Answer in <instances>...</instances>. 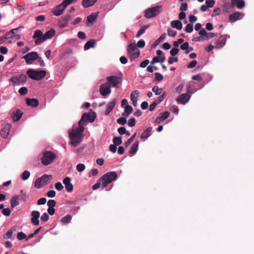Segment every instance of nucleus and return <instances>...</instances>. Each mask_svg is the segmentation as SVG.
Listing matches in <instances>:
<instances>
[{
  "mask_svg": "<svg viewBox=\"0 0 254 254\" xmlns=\"http://www.w3.org/2000/svg\"><path fill=\"white\" fill-rule=\"evenodd\" d=\"M186 31L188 33H190L193 31V25L191 24H188L186 27Z\"/></svg>",
  "mask_w": 254,
  "mask_h": 254,
  "instance_id": "052dcab7",
  "label": "nucleus"
},
{
  "mask_svg": "<svg viewBox=\"0 0 254 254\" xmlns=\"http://www.w3.org/2000/svg\"><path fill=\"white\" fill-rule=\"evenodd\" d=\"M56 202L55 200L53 199H50L48 201L47 205L49 206V207H53L54 208V207L56 206Z\"/></svg>",
  "mask_w": 254,
  "mask_h": 254,
  "instance_id": "5fc2aeb1",
  "label": "nucleus"
},
{
  "mask_svg": "<svg viewBox=\"0 0 254 254\" xmlns=\"http://www.w3.org/2000/svg\"><path fill=\"white\" fill-rule=\"evenodd\" d=\"M40 212L38 211H33L31 212L32 218L31 219V221L35 226H38L39 224V218L40 217Z\"/></svg>",
  "mask_w": 254,
  "mask_h": 254,
  "instance_id": "f3484780",
  "label": "nucleus"
},
{
  "mask_svg": "<svg viewBox=\"0 0 254 254\" xmlns=\"http://www.w3.org/2000/svg\"><path fill=\"white\" fill-rule=\"evenodd\" d=\"M197 64L196 61L193 60L190 62L188 65V67L189 68H192L196 66Z\"/></svg>",
  "mask_w": 254,
  "mask_h": 254,
  "instance_id": "69168bd1",
  "label": "nucleus"
},
{
  "mask_svg": "<svg viewBox=\"0 0 254 254\" xmlns=\"http://www.w3.org/2000/svg\"><path fill=\"white\" fill-rule=\"evenodd\" d=\"M241 12H236L230 15L229 19L231 22H235L237 20L242 18V16H241Z\"/></svg>",
  "mask_w": 254,
  "mask_h": 254,
  "instance_id": "4be33fe9",
  "label": "nucleus"
},
{
  "mask_svg": "<svg viewBox=\"0 0 254 254\" xmlns=\"http://www.w3.org/2000/svg\"><path fill=\"white\" fill-rule=\"evenodd\" d=\"M145 43L144 40H140L139 41H138L136 47H139V48H143L145 46Z\"/></svg>",
  "mask_w": 254,
  "mask_h": 254,
  "instance_id": "774afa93",
  "label": "nucleus"
},
{
  "mask_svg": "<svg viewBox=\"0 0 254 254\" xmlns=\"http://www.w3.org/2000/svg\"><path fill=\"white\" fill-rule=\"evenodd\" d=\"M40 218L43 222H45L49 220V216L47 213L45 212L43 214Z\"/></svg>",
  "mask_w": 254,
  "mask_h": 254,
  "instance_id": "603ef678",
  "label": "nucleus"
},
{
  "mask_svg": "<svg viewBox=\"0 0 254 254\" xmlns=\"http://www.w3.org/2000/svg\"><path fill=\"white\" fill-rule=\"evenodd\" d=\"M56 34V31L53 29H51L44 34L45 41L48 39H52Z\"/></svg>",
  "mask_w": 254,
  "mask_h": 254,
  "instance_id": "a878e982",
  "label": "nucleus"
},
{
  "mask_svg": "<svg viewBox=\"0 0 254 254\" xmlns=\"http://www.w3.org/2000/svg\"><path fill=\"white\" fill-rule=\"evenodd\" d=\"M27 92H28V90H27V88L25 87H21L19 90V93L21 95H25L26 94H27Z\"/></svg>",
  "mask_w": 254,
  "mask_h": 254,
  "instance_id": "e2e57ef3",
  "label": "nucleus"
},
{
  "mask_svg": "<svg viewBox=\"0 0 254 254\" xmlns=\"http://www.w3.org/2000/svg\"><path fill=\"white\" fill-rule=\"evenodd\" d=\"M29 77L32 79H40L44 78L46 75L45 70H34L30 69L27 71Z\"/></svg>",
  "mask_w": 254,
  "mask_h": 254,
  "instance_id": "39448f33",
  "label": "nucleus"
},
{
  "mask_svg": "<svg viewBox=\"0 0 254 254\" xmlns=\"http://www.w3.org/2000/svg\"><path fill=\"white\" fill-rule=\"evenodd\" d=\"M19 28L20 27H18L10 30L9 32L7 33L4 36L1 38V40L4 41L5 40H7L8 42L11 43L19 39L20 38V35L19 34H16L14 31L19 29Z\"/></svg>",
  "mask_w": 254,
  "mask_h": 254,
  "instance_id": "1a4fd4ad",
  "label": "nucleus"
},
{
  "mask_svg": "<svg viewBox=\"0 0 254 254\" xmlns=\"http://www.w3.org/2000/svg\"><path fill=\"white\" fill-rule=\"evenodd\" d=\"M33 38L35 39V43L39 45L45 41L44 34L40 30H36L34 31Z\"/></svg>",
  "mask_w": 254,
  "mask_h": 254,
  "instance_id": "9d476101",
  "label": "nucleus"
},
{
  "mask_svg": "<svg viewBox=\"0 0 254 254\" xmlns=\"http://www.w3.org/2000/svg\"><path fill=\"white\" fill-rule=\"evenodd\" d=\"M95 44V41L94 40H91L85 43L84 46V49L85 50H87L91 48L94 47Z\"/></svg>",
  "mask_w": 254,
  "mask_h": 254,
  "instance_id": "f704fd0d",
  "label": "nucleus"
},
{
  "mask_svg": "<svg viewBox=\"0 0 254 254\" xmlns=\"http://www.w3.org/2000/svg\"><path fill=\"white\" fill-rule=\"evenodd\" d=\"M198 89L199 88L195 87L194 85H190L188 87L187 91L189 93L192 94Z\"/></svg>",
  "mask_w": 254,
  "mask_h": 254,
  "instance_id": "58836bf2",
  "label": "nucleus"
},
{
  "mask_svg": "<svg viewBox=\"0 0 254 254\" xmlns=\"http://www.w3.org/2000/svg\"><path fill=\"white\" fill-rule=\"evenodd\" d=\"M63 183L65 186V188L68 192H71L73 190V186L71 183V179L68 177H66L63 180Z\"/></svg>",
  "mask_w": 254,
  "mask_h": 254,
  "instance_id": "a211bd4d",
  "label": "nucleus"
},
{
  "mask_svg": "<svg viewBox=\"0 0 254 254\" xmlns=\"http://www.w3.org/2000/svg\"><path fill=\"white\" fill-rule=\"evenodd\" d=\"M139 145V141H136L134 143H133L131 145L129 151L130 156L133 155L137 151L138 149V147Z\"/></svg>",
  "mask_w": 254,
  "mask_h": 254,
  "instance_id": "bb28decb",
  "label": "nucleus"
},
{
  "mask_svg": "<svg viewBox=\"0 0 254 254\" xmlns=\"http://www.w3.org/2000/svg\"><path fill=\"white\" fill-rule=\"evenodd\" d=\"M128 125L130 127H134L135 125V119L133 118L130 119L128 121Z\"/></svg>",
  "mask_w": 254,
  "mask_h": 254,
  "instance_id": "680f3d73",
  "label": "nucleus"
},
{
  "mask_svg": "<svg viewBox=\"0 0 254 254\" xmlns=\"http://www.w3.org/2000/svg\"><path fill=\"white\" fill-rule=\"evenodd\" d=\"M23 113L19 109H16L12 112V118L14 122L18 121L22 117Z\"/></svg>",
  "mask_w": 254,
  "mask_h": 254,
  "instance_id": "412c9836",
  "label": "nucleus"
},
{
  "mask_svg": "<svg viewBox=\"0 0 254 254\" xmlns=\"http://www.w3.org/2000/svg\"><path fill=\"white\" fill-rule=\"evenodd\" d=\"M128 54L129 56L130 60L132 61L137 58L140 55V50L134 43H130L127 48Z\"/></svg>",
  "mask_w": 254,
  "mask_h": 254,
  "instance_id": "0eeeda50",
  "label": "nucleus"
},
{
  "mask_svg": "<svg viewBox=\"0 0 254 254\" xmlns=\"http://www.w3.org/2000/svg\"><path fill=\"white\" fill-rule=\"evenodd\" d=\"M139 92L137 90H134L130 94V99L131 100H137Z\"/></svg>",
  "mask_w": 254,
  "mask_h": 254,
  "instance_id": "a19ab883",
  "label": "nucleus"
},
{
  "mask_svg": "<svg viewBox=\"0 0 254 254\" xmlns=\"http://www.w3.org/2000/svg\"><path fill=\"white\" fill-rule=\"evenodd\" d=\"M56 191L54 190H51L49 191L47 193V195L48 197H54L56 196Z\"/></svg>",
  "mask_w": 254,
  "mask_h": 254,
  "instance_id": "0e129e2a",
  "label": "nucleus"
},
{
  "mask_svg": "<svg viewBox=\"0 0 254 254\" xmlns=\"http://www.w3.org/2000/svg\"><path fill=\"white\" fill-rule=\"evenodd\" d=\"M56 156L57 155L51 151H45L41 158V163L43 165L47 166L53 161Z\"/></svg>",
  "mask_w": 254,
  "mask_h": 254,
  "instance_id": "20e7f679",
  "label": "nucleus"
},
{
  "mask_svg": "<svg viewBox=\"0 0 254 254\" xmlns=\"http://www.w3.org/2000/svg\"><path fill=\"white\" fill-rule=\"evenodd\" d=\"M55 188L59 191H61L64 189V186L61 182H58L55 184Z\"/></svg>",
  "mask_w": 254,
  "mask_h": 254,
  "instance_id": "6e6d98bb",
  "label": "nucleus"
},
{
  "mask_svg": "<svg viewBox=\"0 0 254 254\" xmlns=\"http://www.w3.org/2000/svg\"><path fill=\"white\" fill-rule=\"evenodd\" d=\"M70 17L71 16L69 14H67L62 17L59 22V27L62 28L67 27Z\"/></svg>",
  "mask_w": 254,
  "mask_h": 254,
  "instance_id": "2eb2a0df",
  "label": "nucleus"
},
{
  "mask_svg": "<svg viewBox=\"0 0 254 254\" xmlns=\"http://www.w3.org/2000/svg\"><path fill=\"white\" fill-rule=\"evenodd\" d=\"M11 127L10 125H5L0 130V135L3 138H6L9 134V130Z\"/></svg>",
  "mask_w": 254,
  "mask_h": 254,
  "instance_id": "6ab92c4d",
  "label": "nucleus"
},
{
  "mask_svg": "<svg viewBox=\"0 0 254 254\" xmlns=\"http://www.w3.org/2000/svg\"><path fill=\"white\" fill-rule=\"evenodd\" d=\"M2 213L5 216H8L11 213V211L9 208H3L2 210Z\"/></svg>",
  "mask_w": 254,
  "mask_h": 254,
  "instance_id": "bf43d9fd",
  "label": "nucleus"
},
{
  "mask_svg": "<svg viewBox=\"0 0 254 254\" xmlns=\"http://www.w3.org/2000/svg\"><path fill=\"white\" fill-rule=\"evenodd\" d=\"M85 166L83 164L80 163L77 164L76 166V169L79 172H82L85 170Z\"/></svg>",
  "mask_w": 254,
  "mask_h": 254,
  "instance_id": "8fccbe9b",
  "label": "nucleus"
},
{
  "mask_svg": "<svg viewBox=\"0 0 254 254\" xmlns=\"http://www.w3.org/2000/svg\"><path fill=\"white\" fill-rule=\"evenodd\" d=\"M148 27V26H142L138 31L136 35L137 38H139L141 35H142L145 31L146 29Z\"/></svg>",
  "mask_w": 254,
  "mask_h": 254,
  "instance_id": "4c0bfd02",
  "label": "nucleus"
},
{
  "mask_svg": "<svg viewBox=\"0 0 254 254\" xmlns=\"http://www.w3.org/2000/svg\"><path fill=\"white\" fill-rule=\"evenodd\" d=\"M26 103L27 105L32 107H36L38 106L39 104L38 100L35 98H27L26 100Z\"/></svg>",
  "mask_w": 254,
  "mask_h": 254,
  "instance_id": "b1692460",
  "label": "nucleus"
},
{
  "mask_svg": "<svg viewBox=\"0 0 254 254\" xmlns=\"http://www.w3.org/2000/svg\"><path fill=\"white\" fill-rule=\"evenodd\" d=\"M167 32L168 36L171 37H174L177 33V31L169 28L168 29Z\"/></svg>",
  "mask_w": 254,
  "mask_h": 254,
  "instance_id": "09e8293b",
  "label": "nucleus"
},
{
  "mask_svg": "<svg viewBox=\"0 0 254 254\" xmlns=\"http://www.w3.org/2000/svg\"><path fill=\"white\" fill-rule=\"evenodd\" d=\"M117 177V174L115 172H110L102 176L99 180L101 182L102 187L105 188L109 184L116 180Z\"/></svg>",
  "mask_w": 254,
  "mask_h": 254,
  "instance_id": "7ed1b4c3",
  "label": "nucleus"
},
{
  "mask_svg": "<svg viewBox=\"0 0 254 254\" xmlns=\"http://www.w3.org/2000/svg\"><path fill=\"white\" fill-rule=\"evenodd\" d=\"M117 122L122 125H125L127 122L126 119L124 117H120L117 120Z\"/></svg>",
  "mask_w": 254,
  "mask_h": 254,
  "instance_id": "de8ad7c7",
  "label": "nucleus"
},
{
  "mask_svg": "<svg viewBox=\"0 0 254 254\" xmlns=\"http://www.w3.org/2000/svg\"><path fill=\"white\" fill-rule=\"evenodd\" d=\"M96 118V114L95 112L85 113L83 114L81 118L78 122V126L84 127L89 123H92Z\"/></svg>",
  "mask_w": 254,
  "mask_h": 254,
  "instance_id": "f03ea898",
  "label": "nucleus"
},
{
  "mask_svg": "<svg viewBox=\"0 0 254 254\" xmlns=\"http://www.w3.org/2000/svg\"><path fill=\"white\" fill-rule=\"evenodd\" d=\"M152 127H149L145 130L143 131V132L141 134V138H147L151 135V132L152 131Z\"/></svg>",
  "mask_w": 254,
  "mask_h": 254,
  "instance_id": "7c9ffc66",
  "label": "nucleus"
},
{
  "mask_svg": "<svg viewBox=\"0 0 254 254\" xmlns=\"http://www.w3.org/2000/svg\"><path fill=\"white\" fill-rule=\"evenodd\" d=\"M152 91L154 92L156 95H160L162 91V89L159 88L158 86H155L153 87Z\"/></svg>",
  "mask_w": 254,
  "mask_h": 254,
  "instance_id": "37998d69",
  "label": "nucleus"
},
{
  "mask_svg": "<svg viewBox=\"0 0 254 254\" xmlns=\"http://www.w3.org/2000/svg\"><path fill=\"white\" fill-rule=\"evenodd\" d=\"M11 206L12 208H14L16 206L19 204L18 201V196L17 195L13 196L10 200Z\"/></svg>",
  "mask_w": 254,
  "mask_h": 254,
  "instance_id": "72a5a7b5",
  "label": "nucleus"
},
{
  "mask_svg": "<svg viewBox=\"0 0 254 254\" xmlns=\"http://www.w3.org/2000/svg\"><path fill=\"white\" fill-rule=\"evenodd\" d=\"M16 227L15 226H13L11 228L10 230H9L4 235H3V238L4 239H10L12 234L14 232L16 231Z\"/></svg>",
  "mask_w": 254,
  "mask_h": 254,
  "instance_id": "c85d7f7f",
  "label": "nucleus"
},
{
  "mask_svg": "<svg viewBox=\"0 0 254 254\" xmlns=\"http://www.w3.org/2000/svg\"><path fill=\"white\" fill-rule=\"evenodd\" d=\"M84 129V127L78 126L69 131V137L73 146H77L82 141V136Z\"/></svg>",
  "mask_w": 254,
  "mask_h": 254,
  "instance_id": "f257e3e1",
  "label": "nucleus"
},
{
  "mask_svg": "<svg viewBox=\"0 0 254 254\" xmlns=\"http://www.w3.org/2000/svg\"><path fill=\"white\" fill-rule=\"evenodd\" d=\"M96 1L97 0H83L82 4L83 7L87 8L93 5Z\"/></svg>",
  "mask_w": 254,
  "mask_h": 254,
  "instance_id": "2f4dec72",
  "label": "nucleus"
},
{
  "mask_svg": "<svg viewBox=\"0 0 254 254\" xmlns=\"http://www.w3.org/2000/svg\"><path fill=\"white\" fill-rule=\"evenodd\" d=\"M109 83H110L113 87L118 88V85L121 83L122 80H108Z\"/></svg>",
  "mask_w": 254,
  "mask_h": 254,
  "instance_id": "c03bdc74",
  "label": "nucleus"
},
{
  "mask_svg": "<svg viewBox=\"0 0 254 254\" xmlns=\"http://www.w3.org/2000/svg\"><path fill=\"white\" fill-rule=\"evenodd\" d=\"M171 25L172 27L176 28L178 30H181L183 27V24L182 22L178 20L172 21L171 22Z\"/></svg>",
  "mask_w": 254,
  "mask_h": 254,
  "instance_id": "cd10ccee",
  "label": "nucleus"
},
{
  "mask_svg": "<svg viewBox=\"0 0 254 254\" xmlns=\"http://www.w3.org/2000/svg\"><path fill=\"white\" fill-rule=\"evenodd\" d=\"M111 91V84L109 82L104 83L100 86V92L103 96L110 94Z\"/></svg>",
  "mask_w": 254,
  "mask_h": 254,
  "instance_id": "ddd939ff",
  "label": "nucleus"
},
{
  "mask_svg": "<svg viewBox=\"0 0 254 254\" xmlns=\"http://www.w3.org/2000/svg\"><path fill=\"white\" fill-rule=\"evenodd\" d=\"M133 111L132 107L130 105H127L125 107V111L122 115L124 117H128Z\"/></svg>",
  "mask_w": 254,
  "mask_h": 254,
  "instance_id": "473e14b6",
  "label": "nucleus"
},
{
  "mask_svg": "<svg viewBox=\"0 0 254 254\" xmlns=\"http://www.w3.org/2000/svg\"><path fill=\"white\" fill-rule=\"evenodd\" d=\"M229 38L230 36L227 35H221L216 41L215 48L220 49L223 47L226 44L227 39Z\"/></svg>",
  "mask_w": 254,
  "mask_h": 254,
  "instance_id": "4468645a",
  "label": "nucleus"
},
{
  "mask_svg": "<svg viewBox=\"0 0 254 254\" xmlns=\"http://www.w3.org/2000/svg\"><path fill=\"white\" fill-rule=\"evenodd\" d=\"M170 114L168 111H165L164 112L160 113L158 116L161 121H163L169 117Z\"/></svg>",
  "mask_w": 254,
  "mask_h": 254,
  "instance_id": "c9c22d12",
  "label": "nucleus"
},
{
  "mask_svg": "<svg viewBox=\"0 0 254 254\" xmlns=\"http://www.w3.org/2000/svg\"><path fill=\"white\" fill-rule=\"evenodd\" d=\"M179 50L176 47L172 48L170 51V54L173 56H175L178 54Z\"/></svg>",
  "mask_w": 254,
  "mask_h": 254,
  "instance_id": "4d7b16f0",
  "label": "nucleus"
},
{
  "mask_svg": "<svg viewBox=\"0 0 254 254\" xmlns=\"http://www.w3.org/2000/svg\"><path fill=\"white\" fill-rule=\"evenodd\" d=\"M156 54L157 56L153 58L152 60L151 61V64H154L155 63L158 62L162 63L165 60V57L163 54V52L161 50H157L156 52Z\"/></svg>",
  "mask_w": 254,
  "mask_h": 254,
  "instance_id": "f8f14e48",
  "label": "nucleus"
},
{
  "mask_svg": "<svg viewBox=\"0 0 254 254\" xmlns=\"http://www.w3.org/2000/svg\"><path fill=\"white\" fill-rule=\"evenodd\" d=\"M67 6L63 2L60 5L56 6L54 10V14L56 16H60L66 8Z\"/></svg>",
  "mask_w": 254,
  "mask_h": 254,
  "instance_id": "dca6fc26",
  "label": "nucleus"
},
{
  "mask_svg": "<svg viewBox=\"0 0 254 254\" xmlns=\"http://www.w3.org/2000/svg\"><path fill=\"white\" fill-rule=\"evenodd\" d=\"M136 135V133H135L132 136H131L125 143V145L126 147H127L133 141L135 136Z\"/></svg>",
  "mask_w": 254,
  "mask_h": 254,
  "instance_id": "3c124183",
  "label": "nucleus"
},
{
  "mask_svg": "<svg viewBox=\"0 0 254 254\" xmlns=\"http://www.w3.org/2000/svg\"><path fill=\"white\" fill-rule=\"evenodd\" d=\"M207 33H208L204 28L200 29L199 31V34L201 36V37H207Z\"/></svg>",
  "mask_w": 254,
  "mask_h": 254,
  "instance_id": "338daca9",
  "label": "nucleus"
},
{
  "mask_svg": "<svg viewBox=\"0 0 254 254\" xmlns=\"http://www.w3.org/2000/svg\"><path fill=\"white\" fill-rule=\"evenodd\" d=\"M30 175V173L28 171H24L21 174V178L22 180L25 181L29 178Z\"/></svg>",
  "mask_w": 254,
  "mask_h": 254,
  "instance_id": "ea45409f",
  "label": "nucleus"
},
{
  "mask_svg": "<svg viewBox=\"0 0 254 254\" xmlns=\"http://www.w3.org/2000/svg\"><path fill=\"white\" fill-rule=\"evenodd\" d=\"M26 238L27 237L26 234H25L23 232L18 233L17 235V238L19 240L21 241L24 239H26Z\"/></svg>",
  "mask_w": 254,
  "mask_h": 254,
  "instance_id": "a18cd8bd",
  "label": "nucleus"
},
{
  "mask_svg": "<svg viewBox=\"0 0 254 254\" xmlns=\"http://www.w3.org/2000/svg\"><path fill=\"white\" fill-rule=\"evenodd\" d=\"M190 98V96L188 94H182L177 98V101L184 104L189 100Z\"/></svg>",
  "mask_w": 254,
  "mask_h": 254,
  "instance_id": "aec40b11",
  "label": "nucleus"
},
{
  "mask_svg": "<svg viewBox=\"0 0 254 254\" xmlns=\"http://www.w3.org/2000/svg\"><path fill=\"white\" fill-rule=\"evenodd\" d=\"M184 40L182 38L179 39L177 41H174L173 43V45L175 47H177L179 46L180 44H182V43L184 42Z\"/></svg>",
  "mask_w": 254,
  "mask_h": 254,
  "instance_id": "864d4df0",
  "label": "nucleus"
},
{
  "mask_svg": "<svg viewBox=\"0 0 254 254\" xmlns=\"http://www.w3.org/2000/svg\"><path fill=\"white\" fill-rule=\"evenodd\" d=\"M26 62L27 64H31L34 61L38 59V54L37 52L29 53L24 56Z\"/></svg>",
  "mask_w": 254,
  "mask_h": 254,
  "instance_id": "9b49d317",
  "label": "nucleus"
},
{
  "mask_svg": "<svg viewBox=\"0 0 254 254\" xmlns=\"http://www.w3.org/2000/svg\"><path fill=\"white\" fill-rule=\"evenodd\" d=\"M98 14L97 12L92 13L87 17V21L88 23H93L98 17Z\"/></svg>",
  "mask_w": 254,
  "mask_h": 254,
  "instance_id": "c756f323",
  "label": "nucleus"
},
{
  "mask_svg": "<svg viewBox=\"0 0 254 254\" xmlns=\"http://www.w3.org/2000/svg\"><path fill=\"white\" fill-rule=\"evenodd\" d=\"M117 103L116 99H114L111 102H110L107 106V109L105 112L106 115H109L111 111L115 107Z\"/></svg>",
  "mask_w": 254,
  "mask_h": 254,
  "instance_id": "5701e85b",
  "label": "nucleus"
},
{
  "mask_svg": "<svg viewBox=\"0 0 254 254\" xmlns=\"http://www.w3.org/2000/svg\"><path fill=\"white\" fill-rule=\"evenodd\" d=\"M178 61L177 57H171L169 59L168 63L170 64H173L174 63H177Z\"/></svg>",
  "mask_w": 254,
  "mask_h": 254,
  "instance_id": "13d9d810",
  "label": "nucleus"
},
{
  "mask_svg": "<svg viewBox=\"0 0 254 254\" xmlns=\"http://www.w3.org/2000/svg\"><path fill=\"white\" fill-rule=\"evenodd\" d=\"M113 142L116 145H119L122 143V139L121 137H115L113 138Z\"/></svg>",
  "mask_w": 254,
  "mask_h": 254,
  "instance_id": "79ce46f5",
  "label": "nucleus"
},
{
  "mask_svg": "<svg viewBox=\"0 0 254 254\" xmlns=\"http://www.w3.org/2000/svg\"><path fill=\"white\" fill-rule=\"evenodd\" d=\"M233 5L236 6L238 8L241 9L245 5V2L243 0H231Z\"/></svg>",
  "mask_w": 254,
  "mask_h": 254,
  "instance_id": "393cba45",
  "label": "nucleus"
},
{
  "mask_svg": "<svg viewBox=\"0 0 254 254\" xmlns=\"http://www.w3.org/2000/svg\"><path fill=\"white\" fill-rule=\"evenodd\" d=\"M53 176L51 175L45 174L38 178L35 182L34 186L36 188L40 189L46 186L50 180H51Z\"/></svg>",
  "mask_w": 254,
  "mask_h": 254,
  "instance_id": "423d86ee",
  "label": "nucleus"
},
{
  "mask_svg": "<svg viewBox=\"0 0 254 254\" xmlns=\"http://www.w3.org/2000/svg\"><path fill=\"white\" fill-rule=\"evenodd\" d=\"M215 1L214 0H206L205 4L209 8L212 7L215 4Z\"/></svg>",
  "mask_w": 254,
  "mask_h": 254,
  "instance_id": "49530a36",
  "label": "nucleus"
},
{
  "mask_svg": "<svg viewBox=\"0 0 254 254\" xmlns=\"http://www.w3.org/2000/svg\"><path fill=\"white\" fill-rule=\"evenodd\" d=\"M71 218H72L71 216L70 215L68 214V215L63 217L61 219V221L63 224H67L70 222V221L71 220Z\"/></svg>",
  "mask_w": 254,
  "mask_h": 254,
  "instance_id": "e433bc0d",
  "label": "nucleus"
},
{
  "mask_svg": "<svg viewBox=\"0 0 254 254\" xmlns=\"http://www.w3.org/2000/svg\"><path fill=\"white\" fill-rule=\"evenodd\" d=\"M162 11V6L157 5L147 9L145 11V17L146 18H151L155 17Z\"/></svg>",
  "mask_w": 254,
  "mask_h": 254,
  "instance_id": "6e6552de",
  "label": "nucleus"
}]
</instances>
